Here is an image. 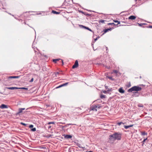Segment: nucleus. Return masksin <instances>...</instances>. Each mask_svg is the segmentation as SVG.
Masks as SVG:
<instances>
[{
	"label": "nucleus",
	"instance_id": "nucleus-1",
	"mask_svg": "<svg viewBox=\"0 0 152 152\" xmlns=\"http://www.w3.org/2000/svg\"><path fill=\"white\" fill-rule=\"evenodd\" d=\"M121 138V134L118 132H115L109 136L108 142L111 143H113L116 140H120Z\"/></svg>",
	"mask_w": 152,
	"mask_h": 152
},
{
	"label": "nucleus",
	"instance_id": "nucleus-2",
	"mask_svg": "<svg viewBox=\"0 0 152 152\" xmlns=\"http://www.w3.org/2000/svg\"><path fill=\"white\" fill-rule=\"evenodd\" d=\"M141 90L142 88L141 87L137 86H134L129 89L128 91L129 92H132L133 91H141Z\"/></svg>",
	"mask_w": 152,
	"mask_h": 152
},
{
	"label": "nucleus",
	"instance_id": "nucleus-3",
	"mask_svg": "<svg viewBox=\"0 0 152 152\" xmlns=\"http://www.w3.org/2000/svg\"><path fill=\"white\" fill-rule=\"evenodd\" d=\"M80 110V108H76L73 110L72 112L73 113L75 114L76 115L79 114L80 113L79 112V110Z\"/></svg>",
	"mask_w": 152,
	"mask_h": 152
},
{
	"label": "nucleus",
	"instance_id": "nucleus-4",
	"mask_svg": "<svg viewBox=\"0 0 152 152\" xmlns=\"http://www.w3.org/2000/svg\"><path fill=\"white\" fill-rule=\"evenodd\" d=\"M78 66V62L77 60H76L75 61V62L74 64V65L72 66V68L73 69H75V68H77Z\"/></svg>",
	"mask_w": 152,
	"mask_h": 152
},
{
	"label": "nucleus",
	"instance_id": "nucleus-5",
	"mask_svg": "<svg viewBox=\"0 0 152 152\" xmlns=\"http://www.w3.org/2000/svg\"><path fill=\"white\" fill-rule=\"evenodd\" d=\"M20 76H10L7 77V79L9 80L11 79L18 78L20 77Z\"/></svg>",
	"mask_w": 152,
	"mask_h": 152
},
{
	"label": "nucleus",
	"instance_id": "nucleus-6",
	"mask_svg": "<svg viewBox=\"0 0 152 152\" xmlns=\"http://www.w3.org/2000/svg\"><path fill=\"white\" fill-rule=\"evenodd\" d=\"M25 110V108H20L18 109V112L16 114V115H19L22 112V111Z\"/></svg>",
	"mask_w": 152,
	"mask_h": 152
},
{
	"label": "nucleus",
	"instance_id": "nucleus-7",
	"mask_svg": "<svg viewBox=\"0 0 152 152\" xmlns=\"http://www.w3.org/2000/svg\"><path fill=\"white\" fill-rule=\"evenodd\" d=\"M0 108L2 109L7 108V105L3 104L0 106Z\"/></svg>",
	"mask_w": 152,
	"mask_h": 152
},
{
	"label": "nucleus",
	"instance_id": "nucleus-8",
	"mask_svg": "<svg viewBox=\"0 0 152 152\" xmlns=\"http://www.w3.org/2000/svg\"><path fill=\"white\" fill-rule=\"evenodd\" d=\"M136 18V17L135 16L131 15L129 17L128 19L130 20H134Z\"/></svg>",
	"mask_w": 152,
	"mask_h": 152
},
{
	"label": "nucleus",
	"instance_id": "nucleus-9",
	"mask_svg": "<svg viewBox=\"0 0 152 152\" xmlns=\"http://www.w3.org/2000/svg\"><path fill=\"white\" fill-rule=\"evenodd\" d=\"M97 106L96 105H94L92 107H91V110L94 111H97Z\"/></svg>",
	"mask_w": 152,
	"mask_h": 152
},
{
	"label": "nucleus",
	"instance_id": "nucleus-10",
	"mask_svg": "<svg viewBox=\"0 0 152 152\" xmlns=\"http://www.w3.org/2000/svg\"><path fill=\"white\" fill-rule=\"evenodd\" d=\"M7 89H10V90H14L18 89V88L17 87H7Z\"/></svg>",
	"mask_w": 152,
	"mask_h": 152
},
{
	"label": "nucleus",
	"instance_id": "nucleus-11",
	"mask_svg": "<svg viewBox=\"0 0 152 152\" xmlns=\"http://www.w3.org/2000/svg\"><path fill=\"white\" fill-rule=\"evenodd\" d=\"M112 29V28H107V29H106L104 30V33L103 34H104L105 33L109 31H111Z\"/></svg>",
	"mask_w": 152,
	"mask_h": 152
},
{
	"label": "nucleus",
	"instance_id": "nucleus-12",
	"mask_svg": "<svg viewBox=\"0 0 152 152\" xmlns=\"http://www.w3.org/2000/svg\"><path fill=\"white\" fill-rule=\"evenodd\" d=\"M118 91L119 92L121 93H124V91L121 88H119Z\"/></svg>",
	"mask_w": 152,
	"mask_h": 152
},
{
	"label": "nucleus",
	"instance_id": "nucleus-13",
	"mask_svg": "<svg viewBox=\"0 0 152 152\" xmlns=\"http://www.w3.org/2000/svg\"><path fill=\"white\" fill-rule=\"evenodd\" d=\"M80 26L83 27V28H86V29H87V30H89V31H92L91 30V29H90V28H89L88 27H86L85 26H83L82 25H80Z\"/></svg>",
	"mask_w": 152,
	"mask_h": 152
},
{
	"label": "nucleus",
	"instance_id": "nucleus-14",
	"mask_svg": "<svg viewBox=\"0 0 152 152\" xmlns=\"http://www.w3.org/2000/svg\"><path fill=\"white\" fill-rule=\"evenodd\" d=\"M72 137V136L70 135H66L65 136V138L66 139H70Z\"/></svg>",
	"mask_w": 152,
	"mask_h": 152
},
{
	"label": "nucleus",
	"instance_id": "nucleus-15",
	"mask_svg": "<svg viewBox=\"0 0 152 152\" xmlns=\"http://www.w3.org/2000/svg\"><path fill=\"white\" fill-rule=\"evenodd\" d=\"M133 126V125L132 124V125H130L129 126H124V127L125 128V129H127L128 128H129L130 127H132Z\"/></svg>",
	"mask_w": 152,
	"mask_h": 152
},
{
	"label": "nucleus",
	"instance_id": "nucleus-16",
	"mask_svg": "<svg viewBox=\"0 0 152 152\" xmlns=\"http://www.w3.org/2000/svg\"><path fill=\"white\" fill-rule=\"evenodd\" d=\"M52 12L54 14H60V12H57L56 11L54 10H52Z\"/></svg>",
	"mask_w": 152,
	"mask_h": 152
},
{
	"label": "nucleus",
	"instance_id": "nucleus-17",
	"mask_svg": "<svg viewBox=\"0 0 152 152\" xmlns=\"http://www.w3.org/2000/svg\"><path fill=\"white\" fill-rule=\"evenodd\" d=\"M141 134L142 135H147V133H146L145 132H141Z\"/></svg>",
	"mask_w": 152,
	"mask_h": 152
},
{
	"label": "nucleus",
	"instance_id": "nucleus-18",
	"mask_svg": "<svg viewBox=\"0 0 152 152\" xmlns=\"http://www.w3.org/2000/svg\"><path fill=\"white\" fill-rule=\"evenodd\" d=\"M18 89H25L26 90H28V88H25V87H20L18 88Z\"/></svg>",
	"mask_w": 152,
	"mask_h": 152
},
{
	"label": "nucleus",
	"instance_id": "nucleus-19",
	"mask_svg": "<svg viewBox=\"0 0 152 152\" xmlns=\"http://www.w3.org/2000/svg\"><path fill=\"white\" fill-rule=\"evenodd\" d=\"M59 60H60V59H54L53 60V61L55 63H56V62L57 61H58Z\"/></svg>",
	"mask_w": 152,
	"mask_h": 152
},
{
	"label": "nucleus",
	"instance_id": "nucleus-20",
	"mask_svg": "<svg viewBox=\"0 0 152 152\" xmlns=\"http://www.w3.org/2000/svg\"><path fill=\"white\" fill-rule=\"evenodd\" d=\"M100 98L101 99H103L105 98V96L104 95H101L100 96Z\"/></svg>",
	"mask_w": 152,
	"mask_h": 152
},
{
	"label": "nucleus",
	"instance_id": "nucleus-21",
	"mask_svg": "<svg viewBox=\"0 0 152 152\" xmlns=\"http://www.w3.org/2000/svg\"><path fill=\"white\" fill-rule=\"evenodd\" d=\"M113 21H114L115 22V23H118L117 24V25L118 24H120V21H118V20H114Z\"/></svg>",
	"mask_w": 152,
	"mask_h": 152
},
{
	"label": "nucleus",
	"instance_id": "nucleus-22",
	"mask_svg": "<svg viewBox=\"0 0 152 152\" xmlns=\"http://www.w3.org/2000/svg\"><path fill=\"white\" fill-rule=\"evenodd\" d=\"M113 72L114 73L117 75V73L118 72L117 70H113Z\"/></svg>",
	"mask_w": 152,
	"mask_h": 152
},
{
	"label": "nucleus",
	"instance_id": "nucleus-23",
	"mask_svg": "<svg viewBox=\"0 0 152 152\" xmlns=\"http://www.w3.org/2000/svg\"><path fill=\"white\" fill-rule=\"evenodd\" d=\"M31 131L32 132H35L36 131V128H33L31 129Z\"/></svg>",
	"mask_w": 152,
	"mask_h": 152
},
{
	"label": "nucleus",
	"instance_id": "nucleus-24",
	"mask_svg": "<svg viewBox=\"0 0 152 152\" xmlns=\"http://www.w3.org/2000/svg\"><path fill=\"white\" fill-rule=\"evenodd\" d=\"M51 124H54L55 123L54 122H49L47 124L49 125Z\"/></svg>",
	"mask_w": 152,
	"mask_h": 152
},
{
	"label": "nucleus",
	"instance_id": "nucleus-25",
	"mask_svg": "<svg viewBox=\"0 0 152 152\" xmlns=\"http://www.w3.org/2000/svg\"><path fill=\"white\" fill-rule=\"evenodd\" d=\"M68 84V82L65 83H64V84H62L63 86H66Z\"/></svg>",
	"mask_w": 152,
	"mask_h": 152
},
{
	"label": "nucleus",
	"instance_id": "nucleus-26",
	"mask_svg": "<svg viewBox=\"0 0 152 152\" xmlns=\"http://www.w3.org/2000/svg\"><path fill=\"white\" fill-rule=\"evenodd\" d=\"M63 87V85H62V84L59 86L57 87H56V88H60L61 87Z\"/></svg>",
	"mask_w": 152,
	"mask_h": 152
},
{
	"label": "nucleus",
	"instance_id": "nucleus-27",
	"mask_svg": "<svg viewBox=\"0 0 152 152\" xmlns=\"http://www.w3.org/2000/svg\"><path fill=\"white\" fill-rule=\"evenodd\" d=\"M104 21H105L104 20H100V21H99V23H104Z\"/></svg>",
	"mask_w": 152,
	"mask_h": 152
},
{
	"label": "nucleus",
	"instance_id": "nucleus-28",
	"mask_svg": "<svg viewBox=\"0 0 152 152\" xmlns=\"http://www.w3.org/2000/svg\"><path fill=\"white\" fill-rule=\"evenodd\" d=\"M145 142V141L144 140H143V141L141 143H142V146H143V145L144 144V143Z\"/></svg>",
	"mask_w": 152,
	"mask_h": 152
},
{
	"label": "nucleus",
	"instance_id": "nucleus-29",
	"mask_svg": "<svg viewBox=\"0 0 152 152\" xmlns=\"http://www.w3.org/2000/svg\"><path fill=\"white\" fill-rule=\"evenodd\" d=\"M108 77L109 79H111L112 80H113L114 79L112 78V77Z\"/></svg>",
	"mask_w": 152,
	"mask_h": 152
},
{
	"label": "nucleus",
	"instance_id": "nucleus-30",
	"mask_svg": "<svg viewBox=\"0 0 152 152\" xmlns=\"http://www.w3.org/2000/svg\"><path fill=\"white\" fill-rule=\"evenodd\" d=\"M34 126L33 125H30L29 126V127L30 128H32Z\"/></svg>",
	"mask_w": 152,
	"mask_h": 152
},
{
	"label": "nucleus",
	"instance_id": "nucleus-31",
	"mask_svg": "<svg viewBox=\"0 0 152 152\" xmlns=\"http://www.w3.org/2000/svg\"><path fill=\"white\" fill-rule=\"evenodd\" d=\"M21 124L24 126H26V124H25V123H23L22 122H21Z\"/></svg>",
	"mask_w": 152,
	"mask_h": 152
},
{
	"label": "nucleus",
	"instance_id": "nucleus-32",
	"mask_svg": "<svg viewBox=\"0 0 152 152\" xmlns=\"http://www.w3.org/2000/svg\"><path fill=\"white\" fill-rule=\"evenodd\" d=\"M33 80H34V78H32L31 79V80H30V82H33Z\"/></svg>",
	"mask_w": 152,
	"mask_h": 152
},
{
	"label": "nucleus",
	"instance_id": "nucleus-33",
	"mask_svg": "<svg viewBox=\"0 0 152 152\" xmlns=\"http://www.w3.org/2000/svg\"><path fill=\"white\" fill-rule=\"evenodd\" d=\"M123 123L122 122H119V123H118L117 124L118 125H121V124H123Z\"/></svg>",
	"mask_w": 152,
	"mask_h": 152
},
{
	"label": "nucleus",
	"instance_id": "nucleus-34",
	"mask_svg": "<svg viewBox=\"0 0 152 152\" xmlns=\"http://www.w3.org/2000/svg\"><path fill=\"white\" fill-rule=\"evenodd\" d=\"M112 24H114V25H115V24L114 23H109L108 24V25H111Z\"/></svg>",
	"mask_w": 152,
	"mask_h": 152
},
{
	"label": "nucleus",
	"instance_id": "nucleus-35",
	"mask_svg": "<svg viewBox=\"0 0 152 152\" xmlns=\"http://www.w3.org/2000/svg\"><path fill=\"white\" fill-rule=\"evenodd\" d=\"M55 75H56V76H57V75L58 74V72H55Z\"/></svg>",
	"mask_w": 152,
	"mask_h": 152
},
{
	"label": "nucleus",
	"instance_id": "nucleus-36",
	"mask_svg": "<svg viewBox=\"0 0 152 152\" xmlns=\"http://www.w3.org/2000/svg\"><path fill=\"white\" fill-rule=\"evenodd\" d=\"M103 92L104 94H106L107 93V91H103Z\"/></svg>",
	"mask_w": 152,
	"mask_h": 152
},
{
	"label": "nucleus",
	"instance_id": "nucleus-37",
	"mask_svg": "<svg viewBox=\"0 0 152 152\" xmlns=\"http://www.w3.org/2000/svg\"><path fill=\"white\" fill-rule=\"evenodd\" d=\"M147 139H148V138H147V137H146V138L144 139V140L145 141H146V140H147Z\"/></svg>",
	"mask_w": 152,
	"mask_h": 152
},
{
	"label": "nucleus",
	"instance_id": "nucleus-38",
	"mask_svg": "<svg viewBox=\"0 0 152 152\" xmlns=\"http://www.w3.org/2000/svg\"><path fill=\"white\" fill-rule=\"evenodd\" d=\"M147 139H148V138H147V137H146V138L144 139V140L145 141H146V140H147Z\"/></svg>",
	"mask_w": 152,
	"mask_h": 152
},
{
	"label": "nucleus",
	"instance_id": "nucleus-39",
	"mask_svg": "<svg viewBox=\"0 0 152 152\" xmlns=\"http://www.w3.org/2000/svg\"><path fill=\"white\" fill-rule=\"evenodd\" d=\"M61 61L62 62V65H63L64 64V63H63V60H61Z\"/></svg>",
	"mask_w": 152,
	"mask_h": 152
},
{
	"label": "nucleus",
	"instance_id": "nucleus-40",
	"mask_svg": "<svg viewBox=\"0 0 152 152\" xmlns=\"http://www.w3.org/2000/svg\"><path fill=\"white\" fill-rule=\"evenodd\" d=\"M138 107H143V106H141V105H139V106H138Z\"/></svg>",
	"mask_w": 152,
	"mask_h": 152
},
{
	"label": "nucleus",
	"instance_id": "nucleus-41",
	"mask_svg": "<svg viewBox=\"0 0 152 152\" xmlns=\"http://www.w3.org/2000/svg\"><path fill=\"white\" fill-rule=\"evenodd\" d=\"M51 127V126H48V128L49 129Z\"/></svg>",
	"mask_w": 152,
	"mask_h": 152
},
{
	"label": "nucleus",
	"instance_id": "nucleus-42",
	"mask_svg": "<svg viewBox=\"0 0 152 152\" xmlns=\"http://www.w3.org/2000/svg\"><path fill=\"white\" fill-rule=\"evenodd\" d=\"M129 87H130L131 86V85L130 84L129 85Z\"/></svg>",
	"mask_w": 152,
	"mask_h": 152
},
{
	"label": "nucleus",
	"instance_id": "nucleus-43",
	"mask_svg": "<svg viewBox=\"0 0 152 152\" xmlns=\"http://www.w3.org/2000/svg\"><path fill=\"white\" fill-rule=\"evenodd\" d=\"M129 87H130L131 86V85L130 84L129 85Z\"/></svg>",
	"mask_w": 152,
	"mask_h": 152
},
{
	"label": "nucleus",
	"instance_id": "nucleus-44",
	"mask_svg": "<svg viewBox=\"0 0 152 152\" xmlns=\"http://www.w3.org/2000/svg\"><path fill=\"white\" fill-rule=\"evenodd\" d=\"M89 152H92V151H89Z\"/></svg>",
	"mask_w": 152,
	"mask_h": 152
},
{
	"label": "nucleus",
	"instance_id": "nucleus-45",
	"mask_svg": "<svg viewBox=\"0 0 152 152\" xmlns=\"http://www.w3.org/2000/svg\"><path fill=\"white\" fill-rule=\"evenodd\" d=\"M97 40V39H95V40Z\"/></svg>",
	"mask_w": 152,
	"mask_h": 152
}]
</instances>
